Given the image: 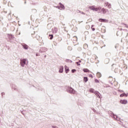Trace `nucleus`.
Wrapping results in <instances>:
<instances>
[{
    "mask_svg": "<svg viewBox=\"0 0 128 128\" xmlns=\"http://www.w3.org/2000/svg\"><path fill=\"white\" fill-rule=\"evenodd\" d=\"M76 64H77V66H80V63H76Z\"/></svg>",
    "mask_w": 128,
    "mask_h": 128,
    "instance_id": "nucleus-47",
    "label": "nucleus"
},
{
    "mask_svg": "<svg viewBox=\"0 0 128 128\" xmlns=\"http://www.w3.org/2000/svg\"><path fill=\"white\" fill-rule=\"evenodd\" d=\"M110 22V24H112V21H110V22Z\"/></svg>",
    "mask_w": 128,
    "mask_h": 128,
    "instance_id": "nucleus-61",
    "label": "nucleus"
},
{
    "mask_svg": "<svg viewBox=\"0 0 128 128\" xmlns=\"http://www.w3.org/2000/svg\"><path fill=\"white\" fill-rule=\"evenodd\" d=\"M10 86L12 90H14L18 92V88H16V85L14 84H12Z\"/></svg>",
    "mask_w": 128,
    "mask_h": 128,
    "instance_id": "nucleus-12",
    "label": "nucleus"
},
{
    "mask_svg": "<svg viewBox=\"0 0 128 128\" xmlns=\"http://www.w3.org/2000/svg\"><path fill=\"white\" fill-rule=\"evenodd\" d=\"M74 38H76V40H78V37H77L76 36H74Z\"/></svg>",
    "mask_w": 128,
    "mask_h": 128,
    "instance_id": "nucleus-49",
    "label": "nucleus"
},
{
    "mask_svg": "<svg viewBox=\"0 0 128 128\" xmlns=\"http://www.w3.org/2000/svg\"><path fill=\"white\" fill-rule=\"evenodd\" d=\"M7 36L8 38V42H10L12 40H14V36L12 34H8Z\"/></svg>",
    "mask_w": 128,
    "mask_h": 128,
    "instance_id": "nucleus-5",
    "label": "nucleus"
},
{
    "mask_svg": "<svg viewBox=\"0 0 128 128\" xmlns=\"http://www.w3.org/2000/svg\"><path fill=\"white\" fill-rule=\"evenodd\" d=\"M120 30H122V28H120Z\"/></svg>",
    "mask_w": 128,
    "mask_h": 128,
    "instance_id": "nucleus-58",
    "label": "nucleus"
},
{
    "mask_svg": "<svg viewBox=\"0 0 128 128\" xmlns=\"http://www.w3.org/2000/svg\"><path fill=\"white\" fill-rule=\"evenodd\" d=\"M94 82H96V84H98V82H100V80H98V79H95Z\"/></svg>",
    "mask_w": 128,
    "mask_h": 128,
    "instance_id": "nucleus-29",
    "label": "nucleus"
},
{
    "mask_svg": "<svg viewBox=\"0 0 128 128\" xmlns=\"http://www.w3.org/2000/svg\"><path fill=\"white\" fill-rule=\"evenodd\" d=\"M64 70L66 74H68V72H70V68L66 65L64 66Z\"/></svg>",
    "mask_w": 128,
    "mask_h": 128,
    "instance_id": "nucleus-13",
    "label": "nucleus"
},
{
    "mask_svg": "<svg viewBox=\"0 0 128 128\" xmlns=\"http://www.w3.org/2000/svg\"><path fill=\"white\" fill-rule=\"evenodd\" d=\"M6 48H8V50H10V47L6 46Z\"/></svg>",
    "mask_w": 128,
    "mask_h": 128,
    "instance_id": "nucleus-57",
    "label": "nucleus"
},
{
    "mask_svg": "<svg viewBox=\"0 0 128 128\" xmlns=\"http://www.w3.org/2000/svg\"><path fill=\"white\" fill-rule=\"evenodd\" d=\"M122 26H125L126 28H128V24H126L122 23Z\"/></svg>",
    "mask_w": 128,
    "mask_h": 128,
    "instance_id": "nucleus-27",
    "label": "nucleus"
},
{
    "mask_svg": "<svg viewBox=\"0 0 128 128\" xmlns=\"http://www.w3.org/2000/svg\"><path fill=\"white\" fill-rule=\"evenodd\" d=\"M41 50L43 51L44 52H46L48 50V48H44V47H42L41 48Z\"/></svg>",
    "mask_w": 128,
    "mask_h": 128,
    "instance_id": "nucleus-19",
    "label": "nucleus"
},
{
    "mask_svg": "<svg viewBox=\"0 0 128 128\" xmlns=\"http://www.w3.org/2000/svg\"><path fill=\"white\" fill-rule=\"evenodd\" d=\"M105 6H108V8H112V4L108 2H104Z\"/></svg>",
    "mask_w": 128,
    "mask_h": 128,
    "instance_id": "nucleus-10",
    "label": "nucleus"
},
{
    "mask_svg": "<svg viewBox=\"0 0 128 128\" xmlns=\"http://www.w3.org/2000/svg\"><path fill=\"white\" fill-rule=\"evenodd\" d=\"M126 96H128V93H126Z\"/></svg>",
    "mask_w": 128,
    "mask_h": 128,
    "instance_id": "nucleus-60",
    "label": "nucleus"
},
{
    "mask_svg": "<svg viewBox=\"0 0 128 128\" xmlns=\"http://www.w3.org/2000/svg\"><path fill=\"white\" fill-rule=\"evenodd\" d=\"M80 62H82V60H78V62H76V64H78V63L80 64Z\"/></svg>",
    "mask_w": 128,
    "mask_h": 128,
    "instance_id": "nucleus-37",
    "label": "nucleus"
},
{
    "mask_svg": "<svg viewBox=\"0 0 128 128\" xmlns=\"http://www.w3.org/2000/svg\"><path fill=\"white\" fill-rule=\"evenodd\" d=\"M118 31L117 32V33H116V36H120V34H118Z\"/></svg>",
    "mask_w": 128,
    "mask_h": 128,
    "instance_id": "nucleus-44",
    "label": "nucleus"
},
{
    "mask_svg": "<svg viewBox=\"0 0 128 128\" xmlns=\"http://www.w3.org/2000/svg\"><path fill=\"white\" fill-rule=\"evenodd\" d=\"M89 8L91 10H93V12H98V10H100V6H98L96 7V6H89Z\"/></svg>",
    "mask_w": 128,
    "mask_h": 128,
    "instance_id": "nucleus-2",
    "label": "nucleus"
},
{
    "mask_svg": "<svg viewBox=\"0 0 128 128\" xmlns=\"http://www.w3.org/2000/svg\"><path fill=\"white\" fill-rule=\"evenodd\" d=\"M40 90H41L42 92V90H44V89L40 88Z\"/></svg>",
    "mask_w": 128,
    "mask_h": 128,
    "instance_id": "nucleus-50",
    "label": "nucleus"
},
{
    "mask_svg": "<svg viewBox=\"0 0 128 128\" xmlns=\"http://www.w3.org/2000/svg\"><path fill=\"white\" fill-rule=\"evenodd\" d=\"M84 46H85V47H86V46H88V44H85L84 45Z\"/></svg>",
    "mask_w": 128,
    "mask_h": 128,
    "instance_id": "nucleus-51",
    "label": "nucleus"
},
{
    "mask_svg": "<svg viewBox=\"0 0 128 128\" xmlns=\"http://www.w3.org/2000/svg\"><path fill=\"white\" fill-rule=\"evenodd\" d=\"M119 90V92H124V90Z\"/></svg>",
    "mask_w": 128,
    "mask_h": 128,
    "instance_id": "nucleus-43",
    "label": "nucleus"
},
{
    "mask_svg": "<svg viewBox=\"0 0 128 128\" xmlns=\"http://www.w3.org/2000/svg\"><path fill=\"white\" fill-rule=\"evenodd\" d=\"M94 94L98 98H102V94L100 93L98 91H96Z\"/></svg>",
    "mask_w": 128,
    "mask_h": 128,
    "instance_id": "nucleus-9",
    "label": "nucleus"
},
{
    "mask_svg": "<svg viewBox=\"0 0 128 128\" xmlns=\"http://www.w3.org/2000/svg\"><path fill=\"white\" fill-rule=\"evenodd\" d=\"M110 78H112V76H110Z\"/></svg>",
    "mask_w": 128,
    "mask_h": 128,
    "instance_id": "nucleus-62",
    "label": "nucleus"
},
{
    "mask_svg": "<svg viewBox=\"0 0 128 128\" xmlns=\"http://www.w3.org/2000/svg\"><path fill=\"white\" fill-rule=\"evenodd\" d=\"M52 26V24H48L47 26L48 30H50Z\"/></svg>",
    "mask_w": 128,
    "mask_h": 128,
    "instance_id": "nucleus-22",
    "label": "nucleus"
},
{
    "mask_svg": "<svg viewBox=\"0 0 128 128\" xmlns=\"http://www.w3.org/2000/svg\"><path fill=\"white\" fill-rule=\"evenodd\" d=\"M112 84V83H111Z\"/></svg>",
    "mask_w": 128,
    "mask_h": 128,
    "instance_id": "nucleus-64",
    "label": "nucleus"
},
{
    "mask_svg": "<svg viewBox=\"0 0 128 128\" xmlns=\"http://www.w3.org/2000/svg\"><path fill=\"white\" fill-rule=\"evenodd\" d=\"M114 72H116V74H120V70H118V68H116L114 70Z\"/></svg>",
    "mask_w": 128,
    "mask_h": 128,
    "instance_id": "nucleus-17",
    "label": "nucleus"
},
{
    "mask_svg": "<svg viewBox=\"0 0 128 128\" xmlns=\"http://www.w3.org/2000/svg\"><path fill=\"white\" fill-rule=\"evenodd\" d=\"M54 34H56L58 32V28L56 27L54 28Z\"/></svg>",
    "mask_w": 128,
    "mask_h": 128,
    "instance_id": "nucleus-25",
    "label": "nucleus"
},
{
    "mask_svg": "<svg viewBox=\"0 0 128 128\" xmlns=\"http://www.w3.org/2000/svg\"><path fill=\"white\" fill-rule=\"evenodd\" d=\"M96 113L97 114H100V112H96Z\"/></svg>",
    "mask_w": 128,
    "mask_h": 128,
    "instance_id": "nucleus-48",
    "label": "nucleus"
},
{
    "mask_svg": "<svg viewBox=\"0 0 128 128\" xmlns=\"http://www.w3.org/2000/svg\"><path fill=\"white\" fill-rule=\"evenodd\" d=\"M48 38L49 40H52V38H54V34H50L48 35Z\"/></svg>",
    "mask_w": 128,
    "mask_h": 128,
    "instance_id": "nucleus-20",
    "label": "nucleus"
},
{
    "mask_svg": "<svg viewBox=\"0 0 128 128\" xmlns=\"http://www.w3.org/2000/svg\"><path fill=\"white\" fill-rule=\"evenodd\" d=\"M66 92H68V94H76V92L74 89V88L70 86H68L66 88Z\"/></svg>",
    "mask_w": 128,
    "mask_h": 128,
    "instance_id": "nucleus-3",
    "label": "nucleus"
},
{
    "mask_svg": "<svg viewBox=\"0 0 128 128\" xmlns=\"http://www.w3.org/2000/svg\"><path fill=\"white\" fill-rule=\"evenodd\" d=\"M92 28V32H94V30H96V28Z\"/></svg>",
    "mask_w": 128,
    "mask_h": 128,
    "instance_id": "nucleus-40",
    "label": "nucleus"
},
{
    "mask_svg": "<svg viewBox=\"0 0 128 128\" xmlns=\"http://www.w3.org/2000/svg\"><path fill=\"white\" fill-rule=\"evenodd\" d=\"M3 2H4V4H6V0H4Z\"/></svg>",
    "mask_w": 128,
    "mask_h": 128,
    "instance_id": "nucleus-42",
    "label": "nucleus"
},
{
    "mask_svg": "<svg viewBox=\"0 0 128 128\" xmlns=\"http://www.w3.org/2000/svg\"><path fill=\"white\" fill-rule=\"evenodd\" d=\"M98 22H108V20L104 18H100L98 19Z\"/></svg>",
    "mask_w": 128,
    "mask_h": 128,
    "instance_id": "nucleus-8",
    "label": "nucleus"
},
{
    "mask_svg": "<svg viewBox=\"0 0 128 128\" xmlns=\"http://www.w3.org/2000/svg\"><path fill=\"white\" fill-rule=\"evenodd\" d=\"M66 62H70V64H72V60H69V59H66L65 60Z\"/></svg>",
    "mask_w": 128,
    "mask_h": 128,
    "instance_id": "nucleus-23",
    "label": "nucleus"
},
{
    "mask_svg": "<svg viewBox=\"0 0 128 128\" xmlns=\"http://www.w3.org/2000/svg\"><path fill=\"white\" fill-rule=\"evenodd\" d=\"M52 128H58L56 126H52Z\"/></svg>",
    "mask_w": 128,
    "mask_h": 128,
    "instance_id": "nucleus-39",
    "label": "nucleus"
},
{
    "mask_svg": "<svg viewBox=\"0 0 128 128\" xmlns=\"http://www.w3.org/2000/svg\"><path fill=\"white\" fill-rule=\"evenodd\" d=\"M34 12H36V10H34Z\"/></svg>",
    "mask_w": 128,
    "mask_h": 128,
    "instance_id": "nucleus-59",
    "label": "nucleus"
},
{
    "mask_svg": "<svg viewBox=\"0 0 128 128\" xmlns=\"http://www.w3.org/2000/svg\"><path fill=\"white\" fill-rule=\"evenodd\" d=\"M28 64V59L26 58L20 59V64L21 66H22V68L24 67L26 65L27 66Z\"/></svg>",
    "mask_w": 128,
    "mask_h": 128,
    "instance_id": "nucleus-1",
    "label": "nucleus"
},
{
    "mask_svg": "<svg viewBox=\"0 0 128 128\" xmlns=\"http://www.w3.org/2000/svg\"><path fill=\"white\" fill-rule=\"evenodd\" d=\"M39 52H40L41 54H42V52H44V51L42 50H39Z\"/></svg>",
    "mask_w": 128,
    "mask_h": 128,
    "instance_id": "nucleus-35",
    "label": "nucleus"
},
{
    "mask_svg": "<svg viewBox=\"0 0 128 128\" xmlns=\"http://www.w3.org/2000/svg\"><path fill=\"white\" fill-rule=\"evenodd\" d=\"M88 92H92V94H96V90H94V88H90Z\"/></svg>",
    "mask_w": 128,
    "mask_h": 128,
    "instance_id": "nucleus-15",
    "label": "nucleus"
},
{
    "mask_svg": "<svg viewBox=\"0 0 128 128\" xmlns=\"http://www.w3.org/2000/svg\"><path fill=\"white\" fill-rule=\"evenodd\" d=\"M96 76L98 78H102V74L100 72H98L96 73Z\"/></svg>",
    "mask_w": 128,
    "mask_h": 128,
    "instance_id": "nucleus-24",
    "label": "nucleus"
},
{
    "mask_svg": "<svg viewBox=\"0 0 128 128\" xmlns=\"http://www.w3.org/2000/svg\"><path fill=\"white\" fill-rule=\"evenodd\" d=\"M112 114H114V116H116V118H118V115L114 114V113H112Z\"/></svg>",
    "mask_w": 128,
    "mask_h": 128,
    "instance_id": "nucleus-38",
    "label": "nucleus"
},
{
    "mask_svg": "<svg viewBox=\"0 0 128 128\" xmlns=\"http://www.w3.org/2000/svg\"><path fill=\"white\" fill-rule=\"evenodd\" d=\"M54 46H56V44H58V43L56 42L55 44H54Z\"/></svg>",
    "mask_w": 128,
    "mask_h": 128,
    "instance_id": "nucleus-53",
    "label": "nucleus"
},
{
    "mask_svg": "<svg viewBox=\"0 0 128 128\" xmlns=\"http://www.w3.org/2000/svg\"><path fill=\"white\" fill-rule=\"evenodd\" d=\"M120 102L122 104H128V100L126 99L120 100Z\"/></svg>",
    "mask_w": 128,
    "mask_h": 128,
    "instance_id": "nucleus-7",
    "label": "nucleus"
},
{
    "mask_svg": "<svg viewBox=\"0 0 128 128\" xmlns=\"http://www.w3.org/2000/svg\"><path fill=\"white\" fill-rule=\"evenodd\" d=\"M56 8H58V10L61 9L60 8V5L56 6Z\"/></svg>",
    "mask_w": 128,
    "mask_h": 128,
    "instance_id": "nucleus-34",
    "label": "nucleus"
},
{
    "mask_svg": "<svg viewBox=\"0 0 128 128\" xmlns=\"http://www.w3.org/2000/svg\"><path fill=\"white\" fill-rule=\"evenodd\" d=\"M83 80H84V82H88V78L86 76L84 77Z\"/></svg>",
    "mask_w": 128,
    "mask_h": 128,
    "instance_id": "nucleus-16",
    "label": "nucleus"
},
{
    "mask_svg": "<svg viewBox=\"0 0 128 128\" xmlns=\"http://www.w3.org/2000/svg\"><path fill=\"white\" fill-rule=\"evenodd\" d=\"M58 72L60 74H62V72H64V66H60Z\"/></svg>",
    "mask_w": 128,
    "mask_h": 128,
    "instance_id": "nucleus-14",
    "label": "nucleus"
},
{
    "mask_svg": "<svg viewBox=\"0 0 128 128\" xmlns=\"http://www.w3.org/2000/svg\"><path fill=\"white\" fill-rule=\"evenodd\" d=\"M92 111L94 112H96V109H94V108H92Z\"/></svg>",
    "mask_w": 128,
    "mask_h": 128,
    "instance_id": "nucleus-36",
    "label": "nucleus"
},
{
    "mask_svg": "<svg viewBox=\"0 0 128 128\" xmlns=\"http://www.w3.org/2000/svg\"><path fill=\"white\" fill-rule=\"evenodd\" d=\"M89 78H94V76L92 74H89Z\"/></svg>",
    "mask_w": 128,
    "mask_h": 128,
    "instance_id": "nucleus-31",
    "label": "nucleus"
},
{
    "mask_svg": "<svg viewBox=\"0 0 128 128\" xmlns=\"http://www.w3.org/2000/svg\"><path fill=\"white\" fill-rule=\"evenodd\" d=\"M21 46H22V48H24V50H28V44H24V43H22L21 44Z\"/></svg>",
    "mask_w": 128,
    "mask_h": 128,
    "instance_id": "nucleus-6",
    "label": "nucleus"
},
{
    "mask_svg": "<svg viewBox=\"0 0 128 128\" xmlns=\"http://www.w3.org/2000/svg\"><path fill=\"white\" fill-rule=\"evenodd\" d=\"M36 56H40V53L36 52Z\"/></svg>",
    "mask_w": 128,
    "mask_h": 128,
    "instance_id": "nucleus-30",
    "label": "nucleus"
},
{
    "mask_svg": "<svg viewBox=\"0 0 128 128\" xmlns=\"http://www.w3.org/2000/svg\"><path fill=\"white\" fill-rule=\"evenodd\" d=\"M59 6H60V8H61L60 9V10H64V8H66L64 7V5L62 4V2L59 3Z\"/></svg>",
    "mask_w": 128,
    "mask_h": 128,
    "instance_id": "nucleus-11",
    "label": "nucleus"
},
{
    "mask_svg": "<svg viewBox=\"0 0 128 128\" xmlns=\"http://www.w3.org/2000/svg\"><path fill=\"white\" fill-rule=\"evenodd\" d=\"M98 12L103 14H106V12H108V10L100 7V10H98Z\"/></svg>",
    "mask_w": 128,
    "mask_h": 128,
    "instance_id": "nucleus-4",
    "label": "nucleus"
},
{
    "mask_svg": "<svg viewBox=\"0 0 128 128\" xmlns=\"http://www.w3.org/2000/svg\"><path fill=\"white\" fill-rule=\"evenodd\" d=\"M83 72H90V70L88 69V68H84L83 70H82Z\"/></svg>",
    "mask_w": 128,
    "mask_h": 128,
    "instance_id": "nucleus-18",
    "label": "nucleus"
},
{
    "mask_svg": "<svg viewBox=\"0 0 128 128\" xmlns=\"http://www.w3.org/2000/svg\"><path fill=\"white\" fill-rule=\"evenodd\" d=\"M81 14H86V13L82 12H81Z\"/></svg>",
    "mask_w": 128,
    "mask_h": 128,
    "instance_id": "nucleus-45",
    "label": "nucleus"
},
{
    "mask_svg": "<svg viewBox=\"0 0 128 128\" xmlns=\"http://www.w3.org/2000/svg\"><path fill=\"white\" fill-rule=\"evenodd\" d=\"M94 26V25L92 24L91 26V28H92Z\"/></svg>",
    "mask_w": 128,
    "mask_h": 128,
    "instance_id": "nucleus-46",
    "label": "nucleus"
},
{
    "mask_svg": "<svg viewBox=\"0 0 128 128\" xmlns=\"http://www.w3.org/2000/svg\"><path fill=\"white\" fill-rule=\"evenodd\" d=\"M76 72V69H72V74H74V72Z\"/></svg>",
    "mask_w": 128,
    "mask_h": 128,
    "instance_id": "nucleus-28",
    "label": "nucleus"
},
{
    "mask_svg": "<svg viewBox=\"0 0 128 128\" xmlns=\"http://www.w3.org/2000/svg\"><path fill=\"white\" fill-rule=\"evenodd\" d=\"M40 90V88H37V90H36L37 91H38V90Z\"/></svg>",
    "mask_w": 128,
    "mask_h": 128,
    "instance_id": "nucleus-52",
    "label": "nucleus"
},
{
    "mask_svg": "<svg viewBox=\"0 0 128 128\" xmlns=\"http://www.w3.org/2000/svg\"><path fill=\"white\" fill-rule=\"evenodd\" d=\"M84 36H86L88 35V31H86L84 32Z\"/></svg>",
    "mask_w": 128,
    "mask_h": 128,
    "instance_id": "nucleus-26",
    "label": "nucleus"
},
{
    "mask_svg": "<svg viewBox=\"0 0 128 128\" xmlns=\"http://www.w3.org/2000/svg\"><path fill=\"white\" fill-rule=\"evenodd\" d=\"M1 94H2V98H4V94H6L4 92H2L1 93Z\"/></svg>",
    "mask_w": 128,
    "mask_h": 128,
    "instance_id": "nucleus-32",
    "label": "nucleus"
},
{
    "mask_svg": "<svg viewBox=\"0 0 128 128\" xmlns=\"http://www.w3.org/2000/svg\"><path fill=\"white\" fill-rule=\"evenodd\" d=\"M24 4H26V2L25 1L24 2Z\"/></svg>",
    "mask_w": 128,
    "mask_h": 128,
    "instance_id": "nucleus-56",
    "label": "nucleus"
},
{
    "mask_svg": "<svg viewBox=\"0 0 128 128\" xmlns=\"http://www.w3.org/2000/svg\"><path fill=\"white\" fill-rule=\"evenodd\" d=\"M57 40H58L59 42H60V40H62V38H58L57 39Z\"/></svg>",
    "mask_w": 128,
    "mask_h": 128,
    "instance_id": "nucleus-41",
    "label": "nucleus"
},
{
    "mask_svg": "<svg viewBox=\"0 0 128 128\" xmlns=\"http://www.w3.org/2000/svg\"><path fill=\"white\" fill-rule=\"evenodd\" d=\"M123 96H126V92H124V93L120 94V98H123Z\"/></svg>",
    "mask_w": 128,
    "mask_h": 128,
    "instance_id": "nucleus-21",
    "label": "nucleus"
},
{
    "mask_svg": "<svg viewBox=\"0 0 128 128\" xmlns=\"http://www.w3.org/2000/svg\"><path fill=\"white\" fill-rule=\"evenodd\" d=\"M102 0V2H104V0Z\"/></svg>",
    "mask_w": 128,
    "mask_h": 128,
    "instance_id": "nucleus-63",
    "label": "nucleus"
},
{
    "mask_svg": "<svg viewBox=\"0 0 128 128\" xmlns=\"http://www.w3.org/2000/svg\"><path fill=\"white\" fill-rule=\"evenodd\" d=\"M44 58H46V55H44Z\"/></svg>",
    "mask_w": 128,
    "mask_h": 128,
    "instance_id": "nucleus-54",
    "label": "nucleus"
},
{
    "mask_svg": "<svg viewBox=\"0 0 128 128\" xmlns=\"http://www.w3.org/2000/svg\"><path fill=\"white\" fill-rule=\"evenodd\" d=\"M115 48H118V44H116L114 46Z\"/></svg>",
    "mask_w": 128,
    "mask_h": 128,
    "instance_id": "nucleus-33",
    "label": "nucleus"
},
{
    "mask_svg": "<svg viewBox=\"0 0 128 128\" xmlns=\"http://www.w3.org/2000/svg\"><path fill=\"white\" fill-rule=\"evenodd\" d=\"M78 12H80V10H78Z\"/></svg>",
    "mask_w": 128,
    "mask_h": 128,
    "instance_id": "nucleus-55",
    "label": "nucleus"
}]
</instances>
